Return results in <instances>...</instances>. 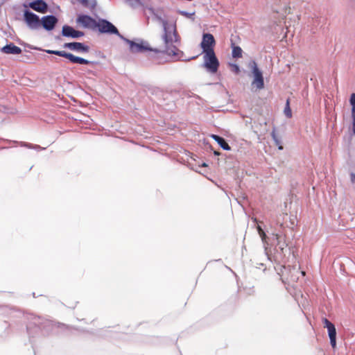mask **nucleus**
<instances>
[{"label":"nucleus","instance_id":"f257e3e1","mask_svg":"<svg viewBox=\"0 0 355 355\" xmlns=\"http://www.w3.org/2000/svg\"><path fill=\"white\" fill-rule=\"evenodd\" d=\"M247 76L251 80V90L257 92L263 89L265 87L263 71L257 62L254 60H250L247 64Z\"/></svg>","mask_w":355,"mask_h":355},{"label":"nucleus","instance_id":"f03ea898","mask_svg":"<svg viewBox=\"0 0 355 355\" xmlns=\"http://www.w3.org/2000/svg\"><path fill=\"white\" fill-rule=\"evenodd\" d=\"M282 225H280L279 233H272V236L277 240V243L275 247V260L278 262H284L287 255H290L291 250L288 248V244L285 239L282 229Z\"/></svg>","mask_w":355,"mask_h":355},{"label":"nucleus","instance_id":"7ed1b4c3","mask_svg":"<svg viewBox=\"0 0 355 355\" xmlns=\"http://www.w3.org/2000/svg\"><path fill=\"white\" fill-rule=\"evenodd\" d=\"M164 27V33L163 40L165 45L167 46L168 44L178 41V32L175 23H169L168 21L162 20Z\"/></svg>","mask_w":355,"mask_h":355},{"label":"nucleus","instance_id":"20e7f679","mask_svg":"<svg viewBox=\"0 0 355 355\" xmlns=\"http://www.w3.org/2000/svg\"><path fill=\"white\" fill-rule=\"evenodd\" d=\"M46 52L49 54H54L60 57L65 58L68 59L71 63L74 64L76 63L80 64H89L92 63V62L91 61H89L80 57L76 56L72 53H67L64 51L46 50Z\"/></svg>","mask_w":355,"mask_h":355},{"label":"nucleus","instance_id":"39448f33","mask_svg":"<svg viewBox=\"0 0 355 355\" xmlns=\"http://www.w3.org/2000/svg\"><path fill=\"white\" fill-rule=\"evenodd\" d=\"M204 66L211 73H216L219 67V62L214 51L204 53Z\"/></svg>","mask_w":355,"mask_h":355},{"label":"nucleus","instance_id":"423d86ee","mask_svg":"<svg viewBox=\"0 0 355 355\" xmlns=\"http://www.w3.org/2000/svg\"><path fill=\"white\" fill-rule=\"evenodd\" d=\"M101 33L117 35L121 36L118 29L111 22L106 19H100L97 21L96 28Z\"/></svg>","mask_w":355,"mask_h":355},{"label":"nucleus","instance_id":"0eeeda50","mask_svg":"<svg viewBox=\"0 0 355 355\" xmlns=\"http://www.w3.org/2000/svg\"><path fill=\"white\" fill-rule=\"evenodd\" d=\"M216 44L215 39L211 33H204L200 46L203 50V53L214 51V47Z\"/></svg>","mask_w":355,"mask_h":355},{"label":"nucleus","instance_id":"6e6552de","mask_svg":"<svg viewBox=\"0 0 355 355\" xmlns=\"http://www.w3.org/2000/svg\"><path fill=\"white\" fill-rule=\"evenodd\" d=\"M24 16L26 23L31 28L36 29L41 26V19H40L37 15L28 10H26Z\"/></svg>","mask_w":355,"mask_h":355},{"label":"nucleus","instance_id":"1a4fd4ad","mask_svg":"<svg viewBox=\"0 0 355 355\" xmlns=\"http://www.w3.org/2000/svg\"><path fill=\"white\" fill-rule=\"evenodd\" d=\"M324 327L327 329L330 344L333 349L336 347V329L335 325L327 318L323 319Z\"/></svg>","mask_w":355,"mask_h":355},{"label":"nucleus","instance_id":"9d476101","mask_svg":"<svg viewBox=\"0 0 355 355\" xmlns=\"http://www.w3.org/2000/svg\"><path fill=\"white\" fill-rule=\"evenodd\" d=\"M77 22L81 24L85 28L93 30L96 28L97 21H96L94 19H93L92 17L89 15H79L77 18Z\"/></svg>","mask_w":355,"mask_h":355},{"label":"nucleus","instance_id":"9b49d317","mask_svg":"<svg viewBox=\"0 0 355 355\" xmlns=\"http://www.w3.org/2000/svg\"><path fill=\"white\" fill-rule=\"evenodd\" d=\"M63 47L69 49L72 51H76L77 52L87 53L89 51V46L85 45L81 42H77L64 43Z\"/></svg>","mask_w":355,"mask_h":355},{"label":"nucleus","instance_id":"f8f14e48","mask_svg":"<svg viewBox=\"0 0 355 355\" xmlns=\"http://www.w3.org/2000/svg\"><path fill=\"white\" fill-rule=\"evenodd\" d=\"M58 23V19L53 15L44 16L41 19V24L47 31H51Z\"/></svg>","mask_w":355,"mask_h":355},{"label":"nucleus","instance_id":"ddd939ff","mask_svg":"<svg viewBox=\"0 0 355 355\" xmlns=\"http://www.w3.org/2000/svg\"><path fill=\"white\" fill-rule=\"evenodd\" d=\"M130 49L132 52H142L144 51H151L155 53H160L161 51L157 49H152L148 43L137 44L133 42L130 44Z\"/></svg>","mask_w":355,"mask_h":355},{"label":"nucleus","instance_id":"4468645a","mask_svg":"<svg viewBox=\"0 0 355 355\" xmlns=\"http://www.w3.org/2000/svg\"><path fill=\"white\" fill-rule=\"evenodd\" d=\"M62 34L65 37H70L72 38H78L82 37L84 33L79 31H76L72 27L65 25L62 27Z\"/></svg>","mask_w":355,"mask_h":355},{"label":"nucleus","instance_id":"2eb2a0df","mask_svg":"<svg viewBox=\"0 0 355 355\" xmlns=\"http://www.w3.org/2000/svg\"><path fill=\"white\" fill-rule=\"evenodd\" d=\"M30 8L33 10L45 13L47 12L48 6L43 0H36L29 3Z\"/></svg>","mask_w":355,"mask_h":355},{"label":"nucleus","instance_id":"dca6fc26","mask_svg":"<svg viewBox=\"0 0 355 355\" xmlns=\"http://www.w3.org/2000/svg\"><path fill=\"white\" fill-rule=\"evenodd\" d=\"M252 226H254L256 228H257V230L260 236V237L261 238V240L263 243H266L267 245H268V241L267 239H269L265 232V230L263 229L261 225H262V222H258L257 218H252Z\"/></svg>","mask_w":355,"mask_h":355},{"label":"nucleus","instance_id":"f3484780","mask_svg":"<svg viewBox=\"0 0 355 355\" xmlns=\"http://www.w3.org/2000/svg\"><path fill=\"white\" fill-rule=\"evenodd\" d=\"M1 51L6 54L18 55L21 53V49L14 44L10 43L4 46L1 49Z\"/></svg>","mask_w":355,"mask_h":355},{"label":"nucleus","instance_id":"a211bd4d","mask_svg":"<svg viewBox=\"0 0 355 355\" xmlns=\"http://www.w3.org/2000/svg\"><path fill=\"white\" fill-rule=\"evenodd\" d=\"M272 9L276 13L279 14L280 17L284 19L286 15L290 12V7L288 6L287 2L284 0L283 5L279 8L272 7Z\"/></svg>","mask_w":355,"mask_h":355},{"label":"nucleus","instance_id":"6ab92c4d","mask_svg":"<svg viewBox=\"0 0 355 355\" xmlns=\"http://www.w3.org/2000/svg\"><path fill=\"white\" fill-rule=\"evenodd\" d=\"M211 137L216 141L218 142V144L220 146V147L223 149H224V150H230V149L228 144L225 141V140L223 138H222L220 136L216 135H212Z\"/></svg>","mask_w":355,"mask_h":355},{"label":"nucleus","instance_id":"aec40b11","mask_svg":"<svg viewBox=\"0 0 355 355\" xmlns=\"http://www.w3.org/2000/svg\"><path fill=\"white\" fill-rule=\"evenodd\" d=\"M232 55L233 58H242L243 51L241 47L235 45L234 43L232 42Z\"/></svg>","mask_w":355,"mask_h":355},{"label":"nucleus","instance_id":"412c9836","mask_svg":"<svg viewBox=\"0 0 355 355\" xmlns=\"http://www.w3.org/2000/svg\"><path fill=\"white\" fill-rule=\"evenodd\" d=\"M272 138L275 142V144L278 147L279 150H283V146L282 144V141L279 137V135H276L275 128L271 132Z\"/></svg>","mask_w":355,"mask_h":355},{"label":"nucleus","instance_id":"4be33fe9","mask_svg":"<svg viewBox=\"0 0 355 355\" xmlns=\"http://www.w3.org/2000/svg\"><path fill=\"white\" fill-rule=\"evenodd\" d=\"M229 67H230V71L235 74H239L241 72L240 67H239V64L236 62V61L230 62Z\"/></svg>","mask_w":355,"mask_h":355},{"label":"nucleus","instance_id":"5701e85b","mask_svg":"<svg viewBox=\"0 0 355 355\" xmlns=\"http://www.w3.org/2000/svg\"><path fill=\"white\" fill-rule=\"evenodd\" d=\"M284 113L285 116L287 118H291L292 117V111H291V109L290 107L289 99H287V101H286V106H285L284 110Z\"/></svg>","mask_w":355,"mask_h":355},{"label":"nucleus","instance_id":"b1692460","mask_svg":"<svg viewBox=\"0 0 355 355\" xmlns=\"http://www.w3.org/2000/svg\"><path fill=\"white\" fill-rule=\"evenodd\" d=\"M259 267L258 266H253V270L255 272L256 275L258 276L259 273L261 272V270L262 272L265 271L266 268L264 267V265L263 263H259ZM253 272L252 270H250V272Z\"/></svg>","mask_w":355,"mask_h":355},{"label":"nucleus","instance_id":"393cba45","mask_svg":"<svg viewBox=\"0 0 355 355\" xmlns=\"http://www.w3.org/2000/svg\"><path fill=\"white\" fill-rule=\"evenodd\" d=\"M180 14L182 16L187 17V18H193V16L194 15L195 13L194 12L189 13L185 11H180Z\"/></svg>","mask_w":355,"mask_h":355},{"label":"nucleus","instance_id":"a878e982","mask_svg":"<svg viewBox=\"0 0 355 355\" xmlns=\"http://www.w3.org/2000/svg\"><path fill=\"white\" fill-rule=\"evenodd\" d=\"M349 102H350V104L352 105V107H354V109H355V93H353L351 95L350 99H349Z\"/></svg>","mask_w":355,"mask_h":355},{"label":"nucleus","instance_id":"bb28decb","mask_svg":"<svg viewBox=\"0 0 355 355\" xmlns=\"http://www.w3.org/2000/svg\"><path fill=\"white\" fill-rule=\"evenodd\" d=\"M352 119H353V130H354V132L355 133V109H354V107H352Z\"/></svg>","mask_w":355,"mask_h":355},{"label":"nucleus","instance_id":"cd10ccee","mask_svg":"<svg viewBox=\"0 0 355 355\" xmlns=\"http://www.w3.org/2000/svg\"><path fill=\"white\" fill-rule=\"evenodd\" d=\"M350 181L352 184L355 182V173L354 172L350 173Z\"/></svg>","mask_w":355,"mask_h":355},{"label":"nucleus","instance_id":"c85d7f7f","mask_svg":"<svg viewBox=\"0 0 355 355\" xmlns=\"http://www.w3.org/2000/svg\"><path fill=\"white\" fill-rule=\"evenodd\" d=\"M164 51H166L168 55H171V54L176 55L175 51H170L169 49H168L167 48L166 49V50Z\"/></svg>","mask_w":355,"mask_h":355},{"label":"nucleus","instance_id":"c756f323","mask_svg":"<svg viewBox=\"0 0 355 355\" xmlns=\"http://www.w3.org/2000/svg\"><path fill=\"white\" fill-rule=\"evenodd\" d=\"M253 292H254V291L252 288H250V291H249V292H248V294L251 295L253 293Z\"/></svg>","mask_w":355,"mask_h":355},{"label":"nucleus","instance_id":"7c9ffc66","mask_svg":"<svg viewBox=\"0 0 355 355\" xmlns=\"http://www.w3.org/2000/svg\"><path fill=\"white\" fill-rule=\"evenodd\" d=\"M87 0H83V1H82V3H83V4H86V3H87Z\"/></svg>","mask_w":355,"mask_h":355}]
</instances>
